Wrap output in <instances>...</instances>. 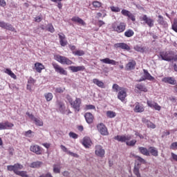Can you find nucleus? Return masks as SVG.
Listing matches in <instances>:
<instances>
[{
  "label": "nucleus",
  "mask_w": 177,
  "mask_h": 177,
  "mask_svg": "<svg viewBox=\"0 0 177 177\" xmlns=\"http://www.w3.org/2000/svg\"><path fill=\"white\" fill-rule=\"evenodd\" d=\"M115 140H118V142H125L127 146H135L136 145V140H132V136L127 135V136H117L115 137Z\"/></svg>",
  "instance_id": "f257e3e1"
},
{
  "label": "nucleus",
  "mask_w": 177,
  "mask_h": 177,
  "mask_svg": "<svg viewBox=\"0 0 177 177\" xmlns=\"http://www.w3.org/2000/svg\"><path fill=\"white\" fill-rule=\"evenodd\" d=\"M160 57L161 60H165V62H172L174 60V51H163L160 53Z\"/></svg>",
  "instance_id": "f03ea898"
},
{
  "label": "nucleus",
  "mask_w": 177,
  "mask_h": 177,
  "mask_svg": "<svg viewBox=\"0 0 177 177\" xmlns=\"http://www.w3.org/2000/svg\"><path fill=\"white\" fill-rule=\"evenodd\" d=\"M112 28L116 32H124L125 28H127V24L124 22H120L119 24H117V22H114L112 24Z\"/></svg>",
  "instance_id": "7ed1b4c3"
},
{
  "label": "nucleus",
  "mask_w": 177,
  "mask_h": 177,
  "mask_svg": "<svg viewBox=\"0 0 177 177\" xmlns=\"http://www.w3.org/2000/svg\"><path fill=\"white\" fill-rule=\"evenodd\" d=\"M55 59L57 60V62L61 63V64H66L67 66L73 64V62L71 60L62 55H55Z\"/></svg>",
  "instance_id": "20e7f679"
},
{
  "label": "nucleus",
  "mask_w": 177,
  "mask_h": 177,
  "mask_svg": "<svg viewBox=\"0 0 177 177\" xmlns=\"http://www.w3.org/2000/svg\"><path fill=\"white\" fill-rule=\"evenodd\" d=\"M53 67L55 71V73H57L58 74H60L61 75H67V71H66L64 68H63L62 66H60L59 64L53 62Z\"/></svg>",
  "instance_id": "39448f33"
},
{
  "label": "nucleus",
  "mask_w": 177,
  "mask_h": 177,
  "mask_svg": "<svg viewBox=\"0 0 177 177\" xmlns=\"http://www.w3.org/2000/svg\"><path fill=\"white\" fill-rule=\"evenodd\" d=\"M97 129L103 136H107L109 135V131H107V127L103 123H100L97 125Z\"/></svg>",
  "instance_id": "423d86ee"
},
{
  "label": "nucleus",
  "mask_w": 177,
  "mask_h": 177,
  "mask_svg": "<svg viewBox=\"0 0 177 177\" xmlns=\"http://www.w3.org/2000/svg\"><path fill=\"white\" fill-rule=\"evenodd\" d=\"M140 20L144 21L145 24H147L149 27H153L154 26V19L148 17L147 15H145L142 17H140Z\"/></svg>",
  "instance_id": "0eeeda50"
},
{
  "label": "nucleus",
  "mask_w": 177,
  "mask_h": 177,
  "mask_svg": "<svg viewBox=\"0 0 177 177\" xmlns=\"http://www.w3.org/2000/svg\"><path fill=\"white\" fill-rule=\"evenodd\" d=\"M95 155L97 156V157H104V154L106 153V151H104V149H103V147H102V145H95Z\"/></svg>",
  "instance_id": "6e6552de"
},
{
  "label": "nucleus",
  "mask_w": 177,
  "mask_h": 177,
  "mask_svg": "<svg viewBox=\"0 0 177 177\" xmlns=\"http://www.w3.org/2000/svg\"><path fill=\"white\" fill-rule=\"evenodd\" d=\"M0 27L1 28H5L6 30H8L9 31H13L14 32H16V29L13 28V26L3 21H0Z\"/></svg>",
  "instance_id": "1a4fd4ad"
},
{
  "label": "nucleus",
  "mask_w": 177,
  "mask_h": 177,
  "mask_svg": "<svg viewBox=\"0 0 177 177\" xmlns=\"http://www.w3.org/2000/svg\"><path fill=\"white\" fill-rule=\"evenodd\" d=\"M13 127H15V124L8 121L5 122H0V131L10 129L11 128H13Z\"/></svg>",
  "instance_id": "9d476101"
},
{
  "label": "nucleus",
  "mask_w": 177,
  "mask_h": 177,
  "mask_svg": "<svg viewBox=\"0 0 177 177\" xmlns=\"http://www.w3.org/2000/svg\"><path fill=\"white\" fill-rule=\"evenodd\" d=\"M8 171H13L15 174H17L19 169H23V166L19 163L15 164L14 165H8L7 167Z\"/></svg>",
  "instance_id": "9b49d317"
},
{
  "label": "nucleus",
  "mask_w": 177,
  "mask_h": 177,
  "mask_svg": "<svg viewBox=\"0 0 177 177\" xmlns=\"http://www.w3.org/2000/svg\"><path fill=\"white\" fill-rule=\"evenodd\" d=\"M147 104L149 106V107H151V109H155V110H157L158 111H160L161 110V106L158 105V104L153 100H147Z\"/></svg>",
  "instance_id": "f8f14e48"
},
{
  "label": "nucleus",
  "mask_w": 177,
  "mask_h": 177,
  "mask_svg": "<svg viewBox=\"0 0 177 177\" xmlns=\"http://www.w3.org/2000/svg\"><path fill=\"white\" fill-rule=\"evenodd\" d=\"M72 107L75 111H80V107H81V99L76 98V100L71 104Z\"/></svg>",
  "instance_id": "ddd939ff"
},
{
  "label": "nucleus",
  "mask_w": 177,
  "mask_h": 177,
  "mask_svg": "<svg viewBox=\"0 0 177 177\" xmlns=\"http://www.w3.org/2000/svg\"><path fill=\"white\" fill-rule=\"evenodd\" d=\"M125 97H127V89L123 88L118 92V99H119V100H121V102H124V100H125Z\"/></svg>",
  "instance_id": "4468645a"
},
{
  "label": "nucleus",
  "mask_w": 177,
  "mask_h": 177,
  "mask_svg": "<svg viewBox=\"0 0 177 177\" xmlns=\"http://www.w3.org/2000/svg\"><path fill=\"white\" fill-rule=\"evenodd\" d=\"M113 46L116 49L120 48V49H123L124 50H131V47L125 43H117L115 44Z\"/></svg>",
  "instance_id": "2eb2a0df"
},
{
  "label": "nucleus",
  "mask_w": 177,
  "mask_h": 177,
  "mask_svg": "<svg viewBox=\"0 0 177 177\" xmlns=\"http://www.w3.org/2000/svg\"><path fill=\"white\" fill-rule=\"evenodd\" d=\"M82 144L86 149H89L92 146V140L89 137H84L82 140Z\"/></svg>",
  "instance_id": "dca6fc26"
},
{
  "label": "nucleus",
  "mask_w": 177,
  "mask_h": 177,
  "mask_svg": "<svg viewBox=\"0 0 177 177\" xmlns=\"http://www.w3.org/2000/svg\"><path fill=\"white\" fill-rule=\"evenodd\" d=\"M162 82L165 84H169L170 85H176V80L171 77H167L162 79Z\"/></svg>",
  "instance_id": "f3484780"
},
{
  "label": "nucleus",
  "mask_w": 177,
  "mask_h": 177,
  "mask_svg": "<svg viewBox=\"0 0 177 177\" xmlns=\"http://www.w3.org/2000/svg\"><path fill=\"white\" fill-rule=\"evenodd\" d=\"M101 63H104V64H111L112 66H117L118 64V62H117L115 60L110 59V58H105L100 59Z\"/></svg>",
  "instance_id": "a211bd4d"
},
{
  "label": "nucleus",
  "mask_w": 177,
  "mask_h": 177,
  "mask_svg": "<svg viewBox=\"0 0 177 177\" xmlns=\"http://www.w3.org/2000/svg\"><path fill=\"white\" fill-rule=\"evenodd\" d=\"M30 151L35 153V154L39 155L41 154L42 151L41 150V147L39 145H32L30 147Z\"/></svg>",
  "instance_id": "6ab92c4d"
},
{
  "label": "nucleus",
  "mask_w": 177,
  "mask_h": 177,
  "mask_svg": "<svg viewBox=\"0 0 177 177\" xmlns=\"http://www.w3.org/2000/svg\"><path fill=\"white\" fill-rule=\"evenodd\" d=\"M60 149H61V150H62V151H64V153H66V154H68L69 156H71L72 157L78 158V154L74 153L73 152L68 151V149H67V147H66V146L61 145Z\"/></svg>",
  "instance_id": "aec40b11"
},
{
  "label": "nucleus",
  "mask_w": 177,
  "mask_h": 177,
  "mask_svg": "<svg viewBox=\"0 0 177 177\" xmlns=\"http://www.w3.org/2000/svg\"><path fill=\"white\" fill-rule=\"evenodd\" d=\"M133 111L135 113H143L145 111V106L139 102H136Z\"/></svg>",
  "instance_id": "412c9836"
},
{
  "label": "nucleus",
  "mask_w": 177,
  "mask_h": 177,
  "mask_svg": "<svg viewBox=\"0 0 177 177\" xmlns=\"http://www.w3.org/2000/svg\"><path fill=\"white\" fill-rule=\"evenodd\" d=\"M136 66V62L135 60H131L126 65V70L127 71H131V70H135Z\"/></svg>",
  "instance_id": "4be33fe9"
},
{
  "label": "nucleus",
  "mask_w": 177,
  "mask_h": 177,
  "mask_svg": "<svg viewBox=\"0 0 177 177\" xmlns=\"http://www.w3.org/2000/svg\"><path fill=\"white\" fill-rule=\"evenodd\" d=\"M69 70L72 71V73H78V71H84L85 70V66H71L68 67Z\"/></svg>",
  "instance_id": "5701e85b"
},
{
  "label": "nucleus",
  "mask_w": 177,
  "mask_h": 177,
  "mask_svg": "<svg viewBox=\"0 0 177 177\" xmlns=\"http://www.w3.org/2000/svg\"><path fill=\"white\" fill-rule=\"evenodd\" d=\"M84 117L87 124H92V122H93V115H92V113H86Z\"/></svg>",
  "instance_id": "b1692460"
},
{
  "label": "nucleus",
  "mask_w": 177,
  "mask_h": 177,
  "mask_svg": "<svg viewBox=\"0 0 177 177\" xmlns=\"http://www.w3.org/2000/svg\"><path fill=\"white\" fill-rule=\"evenodd\" d=\"M142 122L144 124H146L148 128H151L152 129H154L156 128V124L145 118H142Z\"/></svg>",
  "instance_id": "393cba45"
},
{
  "label": "nucleus",
  "mask_w": 177,
  "mask_h": 177,
  "mask_svg": "<svg viewBox=\"0 0 177 177\" xmlns=\"http://www.w3.org/2000/svg\"><path fill=\"white\" fill-rule=\"evenodd\" d=\"M143 71L145 77L143 80H148V81H154V77L151 76V75L149 74L147 70L144 69Z\"/></svg>",
  "instance_id": "a878e982"
},
{
  "label": "nucleus",
  "mask_w": 177,
  "mask_h": 177,
  "mask_svg": "<svg viewBox=\"0 0 177 177\" xmlns=\"http://www.w3.org/2000/svg\"><path fill=\"white\" fill-rule=\"evenodd\" d=\"M35 67L37 73H41L42 70L45 69V66L39 62L35 63Z\"/></svg>",
  "instance_id": "bb28decb"
},
{
  "label": "nucleus",
  "mask_w": 177,
  "mask_h": 177,
  "mask_svg": "<svg viewBox=\"0 0 177 177\" xmlns=\"http://www.w3.org/2000/svg\"><path fill=\"white\" fill-rule=\"evenodd\" d=\"M138 150H139L140 153H141V154H143V156H150V153L147 148H145L143 147H140L138 148Z\"/></svg>",
  "instance_id": "cd10ccee"
},
{
  "label": "nucleus",
  "mask_w": 177,
  "mask_h": 177,
  "mask_svg": "<svg viewBox=\"0 0 177 177\" xmlns=\"http://www.w3.org/2000/svg\"><path fill=\"white\" fill-rule=\"evenodd\" d=\"M72 21H74L75 23H78L79 24H81L82 26H85V21L82 20V19L78 17H73L71 19Z\"/></svg>",
  "instance_id": "c85d7f7f"
},
{
  "label": "nucleus",
  "mask_w": 177,
  "mask_h": 177,
  "mask_svg": "<svg viewBox=\"0 0 177 177\" xmlns=\"http://www.w3.org/2000/svg\"><path fill=\"white\" fill-rule=\"evenodd\" d=\"M149 153L151 154V156H153L154 157H157V156H158V151L154 147H149Z\"/></svg>",
  "instance_id": "c756f323"
},
{
  "label": "nucleus",
  "mask_w": 177,
  "mask_h": 177,
  "mask_svg": "<svg viewBox=\"0 0 177 177\" xmlns=\"http://www.w3.org/2000/svg\"><path fill=\"white\" fill-rule=\"evenodd\" d=\"M44 163L41 161L33 162L30 165V168H40Z\"/></svg>",
  "instance_id": "7c9ffc66"
},
{
  "label": "nucleus",
  "mask_w": 177,
  "mask_h": 177,
  "mask_svg": "<svg viewBox=\"0 0 177 177\" xmlns=\"http://www.w3.org/2000/svg\"><path fill=\"white\" fill-rule=\"evenodd\" d=\"M93 83L99 86V88H104V83L98 79H93Z\"/></svg>",
  "instance_id": "2f4dec72"
},
{
  "label": "nucleus",
  "mask_w": 177,
  "mask_h": 177,
  "mask_svg": "<svg viewBox=\"0 0 177 177\" xmlns=\"http://www.w3.org/2000/svg\"><path fill=\"white\" fill-rule=\"evenodd\" d=\"M158 23L162 26H164L165 27H168V24L164 20V17H162L161 15H158Z\"/></svg>",
  "instance_id": "473e14b6"
},
{
  "label": "nucleus",
  "mask_w": 177,
  "mask_h": 177,
  "mask_svg": "<svg viewBox=\"0 0 177 177\" xmlns=\"http://www.w3.org/2000/svg\"><path fill=\"white\" fill-rule=\"evenodd\" d=\"M136 88L138 89V91H140L141 92H147V88L144 84H138L136 86Z\"/></svg>",
  "instance_id": "72a5a7b5"
},
{
  "label": "nucleus",
  "mask_w": 177,
  "mask_h": 177,
  "mask_svg": "<svg viewBox=\"0 0 177 177\" xmlns=\"http://www.w3.org/2000/svg\"><path fill=\"white\" fill-rule=\"evenodd\" d=\"M4 73H6V74H8V75H10V77H11V78H13V80H17V76H16L10 69L9 68H6L4 71Z\"/></svg>",
  "instance_id": "f704fd0d"
},
{
  "label": "nucleus",
  "mask_w": 177,
  "mask_h": 177,
  "mask_svg": "<svg viewBox=\"0 0 177 177\" xmlns=\"http://www.w3.org/2000/svg\"><path fill=\"white\" fill-rule=\"evenodd\" d=\"M60 163L53 165V172L55 174H60Z\"/></svg>",
  "instance_id": "c9c22d12"
},
{
  "label": "nucleus",
  "mask_w": 177,
  "mask_h": 177,
  "mask_svg": "<svg viewBox=\"0 0 177 177\" xmlns=\"http://www.w3.org/2000/svg\"><path fill=\"white\" fill-rule=\"evenodd\" d=\"M35 84V80L32 77H30L28 80L27 88L31 89V85H34Z\"/></svg>",
  "instance_id": "e433bc0d"
},
{
  "label": "nucleus",
  "mask_w": 177,
  "mask_h": 177,
  "mask_svg": "<svg viewBox=\"0 0 177 177\" xmlns=\"http://www.w3.org/2000/svg\"><path fill=\"white\" fill-rule=\"evenodd\" d=\"M44 97L46 102H50V100L53 99V94H52V93H46L44 94Z\"/></svg>",
  "instance_id": "4c0bfd02"
},
{
  "label": "nucleus",
  "mask_w": 177,
  "mask_h": 177,
  "mask_svg": "<svg viewBox=\"0 0 177 177\" xmlns=\"http://www.w3.org/2000/svg\"><path fill=\"white\" fill-rule=\"evenodd\" d=\"M140 168V167H139V164H138L137 165H136L134 167L133 174H135V175L137 177H140V173H139Z\"/></svg>",
  "instance_id": "58836bf2"
},
{
  "label": "nucleus",
  "mask_w": 177,
  "mask_h": 177,
  "mask_svg": "<svg viewBox=\"0 0 177 177\" xmlns=\"http://www.w3.org/2000/svg\"><path fill=\"white\" fill-rule=\"evenodd\" d=\"M133 34H135L133 30H132L131 29H129L126 32H124V35L127 38H131V37H133Z\"/></svg>",
  "instance_id": "ea45409f"
},
{
  "label": "nucleus",
  "mask_w": 177,
  "mask_h": 177,
  "mask_svg": "<svg viewBox=\"0 0 177 177\" xmlns=\"http://www.w3.org/2000/svg\"><path fill=\"white\" fill-rule=\"evenodd\" d=\"M73 55L75 56H84L85 55V52L82 50H78L76 51H73Z\"/></svg>",
  "instance_id": "a19ab883"
},
{
  "label": "nucleus",
  "mask_w": 177,
  "mask_h": 177,
  "mask_svg": "<svg viewBox=\"0 0 177 177\" xmlns=\"http://www.w3.org/2000/svg\"><path fill=\"white\" fill-rule=\"evenodd\" d=\"M115 115H117V114L113 111H106V117H108V118H114Z\"/></svg>",
  "instance_id": "79ce46f5"
},
{
  "label": "nucleus",
  "mask_w": 177,
  "mask_h": 177,
  "mask_svg": "<svg viewBox=\"0 0 177 177\" xmlns=\"http://www.w3.org/2000/svg\"><path fill=\"white\" fill-rule=\"evenodd\" d=\"M112 89L113 92H120L121 89H124V88L119 86L117 84H114L112 86Z\"/></svg>",
  "instance_id": "37998d69"
},
{
  "label": "nucleus",
  "mask_w": 177,
  "mask_h": 177,
  "mask_svg": "<svg viewBox=\"0 0 177 177\" xmlns=\"http://www.w3.org/2000/svg\"><path fill=\"white\" fill-rule=\"evenodd\" d=\"M33 121L35 122V124L37 125V127H42L44 125V122H42V120L40 119L35 118Z\"/></svg>",
  "instance_id": "c03bdc74"
},
{
  "label": "nucleus",
  "mask_w": 177,
  "mask_h": 177,
  "mask_svg": "<svg viewBox=\"0 0 177 177\" xmlns=\"http://www.w3.org/2000/svg\"><path fill=\"white\" fill-rule=\"evenodd\" d=\"M123 16H127V17H132V13L127 10H122L121 12Z\"/></svg>",
  "instance_id": "a18cd8bd"
},
{
  "label": "nucleus",
  "mask_w": 177,
  "mask_h": 177,
  "mask_svg": "<svg viewBox=\"0 0 177 177\" xmlns=\"http://www.w3.org/2000/svg\"><path fill=\"white\" fill-rule=\"evenodd\" d=\"M92 5H93V8H101L102 3H100L98 1H93Z\"/></svg>",
  "instance_id": "49530a36"
},
{
  "label": "nucleus",
  "mask_w": 177,
  "mask_h": 177,
  "mask_svg": "<svg viewBox=\"0 0 177 177\" xmlns=\"http://www.w3.org/2000/svg\"><path fill=\"white\" fill-rule=\"evenodd\" d=\"M134 49L137 52H141L142 53H143V52H145V48L140 46L137 45V46H134Z\"/></svg>",
  "instance_id": "de8ad7c7"
},
{
  "label": "nucleus",
  "mask_w": 177,
  "mask_h": 177,
  "mask_svg": "<svg viewBox=\"0 0 177 177\" xmlns=\"http://www.w3.org/2000/svg\"><path fill=\"white\" fill-rule=\"evenodd\" d=\"M172 30L175 31V32H177V19H175L173 24H172Z\"/></svg>",
  "instance_id": "09e8293b"
},
{
  "label": "nucleus",
  "mask_w": 177,
  "mask_h": 177,
  "mask_svg": "<svg viewBox=\"0 0 177 177\" xmlns=\"http://www.w3.org/2000/svg\"><path fill=\"white\" fill-rule=\"evenodd\" d=\"M55 93H63L64 92V88L57 87L55 90Z\"/></svg>",
  "instance_id": "8fccbe9b"
},
{
  "label": "nucleus",
  "mask_w": 177,
  "mask_h": 177,
  "mask_svg": "<svg viewBox=\"0 0 177 177\" xmlns=\"http://www.w3.org/2000/svg\"><path fill=\"white\" fill-rule=\"evenodd\" d=\"M111 10L112 12H115V13H117L118 12H121V9L118 7H115V6H111Z\"/></svg>",
  "instance_id": "3c124183"
},
{
  "label": "nucleus",
  "mask_w": 177,
  "mask_h": 177,
  "mask_svg": "<svg viewBox=\"0 0 177 177\" xmlns=\"http://www.w3.org/2000/svg\"><path fill=\"white\" fill-rule=\"evenodd\" d=\"M47 28L50 32H55V28H53V25H52L51 24H49L47 26Z\"/></svg>",
  "instance_id": "603ef678"
},
{
  "label": "nucleus",
  "mask_w": 177,
  "mask_h": 177,
  "mask_svg": "<svg viewBox=\"0 0 177 177\" xmlns=\"http://www.w3.org/2000/svg\"><path fill=\"white\" fill-rule=\"evenodd\" d=\"M69 136H70V138H72L73 139H78V135L74 132H70Z\"/></svg>",
  "instance_id": "864d4df0"
},
{
  "label": "nucleus",
  "mask_w": 177,
  "mask_h": 177,
  "mask_svg": "<svg viewBox=\"0 0 177 177\" xmlns=\"http://www.w3.org/2000/svg\"><path fill=\"white\" fill-rule=\"evenodd\" d=\"M57 106H59L61 111H64V103L62 102H57Z\"/></svg>",
  "instance_id": "5fc2aeb1"
},
{
  "label": "nucleus",
  "mask_w": 177,
  "mask_h": 177,
  "mask_svg": "<svg viewBox=\"0 0 177 177\" xmlns=\"http://www.w3.org/2000/svg\"><path fill=\"white\" fill-rule=\"evenodd\" d=\"M86 110H96V107L94 105H86Z\"/></svg>",
  "instance_id": "6e6d98bb"
},
{
  "label": "nucleus",
  "mask_w": 177,
  "mask_h": 177,
  "mask_svg": "<svg viewBox=\"0 0 177 177\" xmlns=\"http://www.w3.org/2000/svg\"><path fill=\"white\" fill-rule=\"evenodd\" d=\"M170 149H171V150H177V142L171 143Z\"/></svg>",
  "instance_id": "4d7b16f0"
},
{
  "label": "nucleus",
  "mask_w": 177,
  "mask_h": 177,
  "mask_svg": "<svg viewBox=\"0 0 177 177\" xmlns=\"http://www.w3.org/2000/svg\"><path fill=\"white\" fill-rule=\"evenodd\" d=\"M137 160L139 161V162H141L142 164H146V160L141 158L140 156H136Z\"/></svg>",
  "instance_id": "13d9d810"
},
{
  "label": "nucleus",
  "mask_w": 177,
  "mask_h": 177,
  "mask_svg": "<svg viewBox=\"0 0 177 177\" xmlns=\"http://www.w3.org/2000/svg\"><path fill=\"white\" fill-rule=\"evenodd\" d=\"M60 45L62 46H66L67 45V41L65 39L59 40Z\"/></svg>",
  "instance_id": "bf43d9fd"
},
{
  "label": "nucleus",
  "mask_w": 177,
  "mask_h": 177,
  "mask_svg": "<svg viewBox=\"0 0 177 177\" xmlns=\"http://www.w3.org/2000/svg\"><path fill=\"white\" fill-rule=\"evenodd\" d=\"M31 133H32V131L31 130H28V131L25 132V136L27 138H31Z\"/></svg>",
  "instance_id": "052dcab7"
},
{
  "label": "nucleus",
  "mask_w": 177,
  "mask_h": 177,
  "mask_svg": "<svg viewBox=\"0 0 177 177\" xmlns=\"http://www.w3.org/2000/svg\"><path fill=\"white\" fill-rule=\"evenodd\" d=\"M171 158L174 160V161H176L177 162V155L174 153V152L171 153Z\"/></svg>",
  "instance_id": "680f3d73"
},
{
  "label": "nucleus",
  "mask_w": 177,
  "mask_h": 177,
  "mask_svg": "<svg viewBox=\"0 0 177 177\" xmlns=\"http://www.w3.org/2000/svg\"><path fill=\"white\" fill-rule=\"evenodd\" d=\"M58 35H59V41L66 39V35H64V34L61 33V34H58Z\"/></svg>",
  "instance_id": "e2e57ef3"
},
{
  "label": "nucleus",
  "mask_w": 177,
  "mask_h": 177,
  "mask_svg": "<svg viewBox=\"0 0 177 177\" xmlns=\"http://www.w3.org/2000/svg\"><path fill=\"white\" fill-rule=\"evenodd\" d=\"M26 115L29 117V118H30V120H34V119H35V117H34L33 114L30 113L29 112L26 113Z\"/></svg>",
  "instance_id": "0e129e2a"
},
{
  "label": "nucleus",
  "mask_w": 177,
  "mask_h": 177,
  "mask_svg": "<svg viewBox=\"0 0 177 177\" xmlns=\"http://www.w3.org/2000/svg\"><path fill=\"white\" fill-rule=\"evenodd\" d=\"M42 20V17L37 16L35 18V21H36L37 23H39L40 21H41Z\"/></svg>",
  "instance_id": "69168bd1"
},
{
  "label": "nucleus",
  "mask_w": 177,
  "mask_h": 177,
  "mask_svg": "<svg viewBox=\"0 0 177 177\" xmlns=\"http://www.w3.org/2000/svg\"><path fill=\"white\" fill-rule=\"evenodd\" d=\"M39 177H53L50 173H47L46 174H43Z\"/></svg>",
  "instance_id": "338daca9"
},
{
  "label": "nucleus",
  "mask_w": 177,
  "mask_h": 177,
  "mask_svg": "<svg viewBox=\"0 0 177 177\" xmlns=\"http://www.w3.org/2000/svg\"><path fill=\"white\" fill-rule=\"evenodd\" d=\"M0 6H6V2L5 0H0Z\"/></svg>",
  "instance_id": "774afa93"
}]
</instances>
